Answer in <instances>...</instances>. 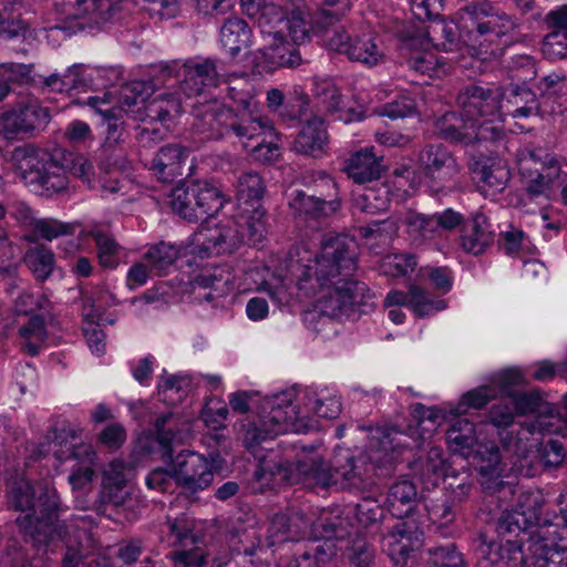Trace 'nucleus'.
<instances>
[{"label":"nucleus","instance_id":"bb28decb","mask_svg":"<svg viewBox=\"0 0 567 567\" xmlns=\"http://www.w3.org/2000/svg\"><path fill=\"white\" fill-rule=\"evenodd\" d=\"M310 527L316 538L323 539L327 544L331 540H344L354 532L352 517L342 509L322 513Z\"/></svg>","mask_w":567,"mask_h":567},{"label":"nucleus","instance_id":"4468645a","mask_svg":"<svg viewBox=\"0 0 567 567\" xmlns=\"http://www.w3.org/2000/svg\"><path fill=\"white\" fill-rule=\"evenodd\" d=\"M193 168L192 151L179 142L161 146L148 164V171L162 183L185 179L190 176Z\"/></svg>","mask_w":567,"mask_h":567},{"label":"nucleus","instance_id":"7c9ffc66","mask_svg":"<svg viewBox=\"0 0 567 567\" xmlns=\"http://www.w3.org/2000/svg\"><path fill=\"white\" fill-rule=\"evenodd\" d=\"M75 439V431L70 427L66 422L55 425L48 431L47 440L50 443L59 445L60 449L54 451L56 460L65 462L68 460L91 461L94 453L89 445L71 443L68 440Z\"/></svg>","mask_w":567,"mask_h":567},{"label":"nucleus","instance_id":"603ef678","mask_svg":"<svg viewBox=\"0 0 567 567\" xmlns=\"http://www.w3.org/2000/svg\"><path fill=\"white\" fill-rule=\"evenodd\" d=\"M390 203V192L384 185L379 188H365L362 194L354 198V207L368 215L386 213Z\"/></svg>","mask_w":567,"mask_h":567},{"label":"nucleus","instance_id":"c85d7f7f","mask_svg":"<svg viewBox=\"0 0 567 567\" xmlns=\"http://www.w3.org/2000/svg\"><path fill=\"white\" fill-rule=\"evenodd\" d=\"M337 547L333 544L308 540L298 547L286 567H337Z\"/></svg>","mask_w":567,"mask_h":567},{"label":"nucleus","instance_id":"8fccbe9b","mask_svg":"<svg viewBox=\"0 0 567 567\" xmlns=\"http://www.w3.org/2000/svg\"><path fill=\"white\" fill-rule=\"evenodd\" d=\"M409 291V307L419 318L432 316L447 308V303L444 299L432 298L425 289L417 285L411 284Z\"/></svg>","mask_w":567,"mask_h":567},{"label":"nucleus","instance_id":"2eb2a0df","mask_svg":"<svg viewBox=\"0 0 567 567\" xmlns=\"http://www.w3.org/2000/svg\"><path fill=\"white\" fill-rule=\"evenodd\" d=\"M502 87L483 82H471L462 86L456 95V103L465 116L498 117Z\"/></svg>","mask_w":567,"mask_h":567},{"label":"nucleus","instance_id":"2f4dec72","mask_svg":"<svg viewBox=\"0 0 567 567\" xmlns=\"http://www.w3.org/2000/svg\"><path fill=\"white\" fill-rule=\"evenodd\" d=\"M328 144L324 121L319 116L309 118L297 134L293 148L305 155L320 156Z\"/></svg>","mask_w":567,"mask_h":567},{"label":"nucleus","instance_id":"1a4fd4ad","mask_svg":"<svg viewBox=\"0 0 567 567\" xmlns=\"http://www.w3.org/2000/svg\"><path fill=\"white\" fill-rule=\"evenodd\" d=\"M321 183L327 190L315 186L291 194L288 206L295 219L317 226L341 209L336 183L329 177L322 178Z\"/></svg>","mask_w":567,"mask_h":567},{"label":"nucleus","instance_id":"052dcab7","mask_svg":"<svg viewBox=\"0 0 567 567\" xmlns=\"http://www.w3.org/2000/svg\"><path fill=\"white\" fill-rule=\"evenodd\" d=\"M534 525L529 524L528 518L523 517L516 509L504 511L496 522V532L499 536L519 537L520 534L529 537Z\"/></svg>","mask_w":567,"mask_h":567},{"label":"nucleus","instance_id":"774afa93","mask_svg":"<svg viewBox=\"0 0 567 567\" xmlns=\"http://www.w3.org/2000/svg\"><path fill=\"white\" fill-rule=\"evenodd\" d=\"M351 567H371L375 559L374 546L365 537L357 535L348 549Z\"/></svg>","mask_w":567,"mask_h":567},{"label":"nucleus","instance_id":"4d7b16f0","mask_svg":"<svg viewBox=\"0 0 567 567\" xmlns=\"http://www.w3.org/2000/svg\"><path fill=\"white\" fill-rule=\"evenodd\" d=\"M179 257V249L169 243L159 241L148 248L144 258L152 269L161 276L164 270L169 268Z\"/></svg>","mask_w":567,"mask_h":567},{"label":"nucleus","instance_id":"de8ad7c7","mask_svg":"<svg viewBox=\"0 0 567 567\" xmlns=\"http://www.w3.org/2000/svg\"><path fill=\"white\" fill-rule=\"evenodd\" d=\"M315 6L313 25L322 28L340 22L351 8L350 0H312Z\"/></svg>","mask_w":567,"mask_h":567},{"label":"nucleus","instance_id":"393cba45","mask_svg":"<svg viewBox=\"0 0 567 567\" xmlns=\"http://www.w3.org/2000/svg\"><path fill=\"white\" fill-rule=\"evenodd\" d=\"M230 107L213 100L197 103L193 106V126L199 133H206L210 138H223V130Z\"/></svg>","mask_w":567,"mask_h":567},{"label":"nucleus","instance_id":"37998d69","mask_svg":"<svg viewBox=\"0 0 567 567\" xmlns=\"http://www.w3.org/2000/svg\"><path fill=\"white\" fill-rule=\"evenodd\" d=\"M33 63L6 62L0 64V74L13 87L14 85H29L43 93V78L34 73Z\"/></svg>","mask_w":567,"mask_h":567},{"label":"nucleus","instance_id":"9d476101","mask_svg":"<svg viewBox=\"0 0 567 567\" xmlns=\"http://www.w3.org/2000/svg\"><path fill=\"white\" fill-rule=\"evenodd\" d=\"M269 33L266 45L249 53L251 73L254 75L272 74L279 69H295L302 63V56L298 44L290 41L284 30Z\"/></svg>","mask_w":567,"mask_h":567},{"label":"nucleus","instance_id":"58836bf2","mask_svg":"<svg viewBox=\"0 0 567 567\" xmlns=\"http://www.w3.org/2000/svg\"><path fill=\"white\" fill-rule=\"evenodd\" d=\"M22 260L39 282L45 281L52 275L55 267L54 254L42 244H37L27 249Z\"/></svg>","mask_w":567,"mask_h":567},{"label":"nucleus","instance_id":"412c9836","mask_svg":"<svg viewBox=\"0 0 567 567\" xmlns=\"http://www.w3.org/2000/svg\"><path fill=\"white\" fill-rule=\"evenodd\" d=\"M383 155H377L373 147L361 148L344 162L343 172L357 184L378 181L386 172Z\"/></svg>","mask_w":567,"mask_h":567},{"label":"nucleus","instance_id":"6e6552de","mask_svg":"<svg viewBox=\"0 0 567 567\" xmlns=\"http://www.w3.org/2000/svg\"><path fill=\"white\" fill-rule=\"evenodd\" d=\"M420 173L435 193H449L461 186L462 166L456 156L442 143L424 144L416 157Z\"/></svg>","mask_w":567,"mask_h":567},{"label":"nucleus","instance_id":"72a5a7b5","mask_svg":"<svg viewBox=\"0 0 567 567\" xmlns=\"http://www.w3.org/2000/svg\"><path fill=\"white\" fill-rule=\"evenodd\" d=\"M425 45L426 39L423 35L406 33L401 40L400 50L402 52L415 51L405 59L406 65L411 70L421 74H431V72L435 71L437 61L434 54L425 51H419Z\"/></svg>","mask_w":567,"mask_h":567},{"label":"nucleus","instance_id":"09e8293b","mask_svg":"<svg viewBox=\"0 0 567 567\" xmlns=\"http://www.w3.org/2000/svg\"><path fill=\"white\" fill-rule=\"evenodd\" d=\"M262 128L264 123L260 118H255L250 115H239L230 107L223 130V138L235 135L239 138L247 137L251 140Z\"/></svg>","mask_w":567,"mask_h":567},{"label":"nucleus","instance_id":"7ed1b4c3","mask_svg":"<svg viewBox=\"0 0 567 567\" xmlns=\"http://www.w3.org/2000/svg\"><path fill=\"white\" fill-rule=\"evenodd\" d=\"M375 465L365 457H354L349 450L339 449L330 464L321 457L297 461L288 480L307 487L362 493L375 484L373 473Z\"/></svg>","mask_w":567,"mask_h":567},{"label":"nucleus","instance_id":"473e14b6","mask_svg":"<svg viewBox=\"0 0 567 567\" xmlns=\"http://www.w3.org/2000/svg\"><path fill=\"white\" fill-rule=\"evenodd\" d=\"M296 414L295 405L280 396L267 398L261 404L260 422L278 434L286 433L287 427Z\"/></svg>","mask_w":567,"mask_h":567},{"label":"nucleus","instance_id":"f257e3e1","mask_svg":"<svg viewBox=\"0 0 567 567\" xmlns=\"http://www.w3.org/2000/svg\"><path fill=\"white\" fill-rule=\"evenodd\" d=\"M8 506L14 511L29 512L17 518L23 542L37 551L47 553L48 547L63 540L69 529L59 518L61 502L52 480H40L31 484L20 480L8 492Z\"/></svg>","mask_w":567,"mask_h":567},{"label":"nucleus","instance_id":"f8f14e48","mask_svg":"<svg viewBox=\"0 0 567 567\" xmlns=\"http://www.w3.org/2000/svg\"><path fill=\"white\" fill-rule=\"evenodd\" d=\"M339 22L316 28L312 31L322 37L324 45L336 52L346 54L350 61L367 65H375L382 58L373 38L370 34L351 37Z\"/></svg>","mask_w":567,"mask_h":567},{"label":"nucleus","instance_id":"f03ea898","mask_svg":"<svg viewBox=\"0 0 567 567\" xmlns=\"http://www.w3.org/2000/svg\"><path fill=\"white\" fill-rule=\"evenodd\" d=\"M359 245L344 234H326L320 240V252L315 265L290 259L287 269L306 297H315L341 278H350L358 267ZM311 261V260H308Z\"/></svg>","mask_w":567,"mask_h":567},{"label":"nucleus","instance_id":"20e7f679","mask_svg":"<svg viewBox=\"0 0 567 567\" xmlns=\"http://www.w3.org/2000/svg\"><path fill=\"white\" fill-rule=\"evenodd\" d=\"M456 14L462 43L476 54L487 53L493 38L509 37L519 25L514 16L495 7L491 0H466Z\"/></svg>","mask_w":567,"mask_h":567},{"label":"nucleus","instance_id":"6e6d98bb","mask_svg":"<svg viewBox=\"0 0 567 567\" xmlns=\"http://www.w3.org/2000/svg\"><path fill=\"white\" fill-rule=\"evenodd\" d=\"M545 497L540 491H526L518 495L514 507L523 517L528 518L529 524H538L544 517Z\"/></svg>","mask_w":567,"mask_h":567},{"label":"nucleus","instance_id":"f3484780","mask_svg":"<svg viewBox=\"0 0 567 567\" xmlns=\"http://www.w3.org/2000/svg\"><path fill=\"white\" fill-rule=\"evenodd\" d=\"M310 525L307 514L300 509L276 513L269 519L268 545L298 543L307 536Z\"/></svg>","mask_w":567,"mask_h":567},{"label":"nucleus","instance_id":"ddd939ff","mask_svg":"<svg viewBox=\"0 0 567 567\" xmlns=\"http://www.w3.org/2000/svg\"><path fill=\"white\" fill-rule=\"evenodd\" d=\"M218 454H203L189 450H183L174 457L164 461L174 465L177 486L188 495H195L206 489L214 481L213 464Z\"/></svg>","mask_w":567,"mask_h":567},{"label":"nucleus","instance_id":"ea45409f","mask_svg":"<svg viewBox=\"0 0 567 567\" xmlns=\"http://www.w3.org/2000/svg\"><path fill=\"white\" fill-rule=\"evenodd\" d=\"M27 317V322L21 324L19 328V333L23 339L21 348L30 357H35L39 354L48 336L45 319L42 313H35Z\"/></svg>","mask_w":567,"mask_h":567},{"label":"nucleus","instance_id":"680f3d73","mask_svg":"<svg viewBox=\"0 0 567 567\" xmlns=\"http://www.w3.org/2000/svg\"><path fill=\"white\" fill-rule=\"evenodd\" d=\"M238 434L243 440L245 447L255 452L256 449L259 447L267 439L278 435V430H271L260 421H247L240 424Z\"/></svg>","mask_w":567,"mask_h":567},{"label":"nucleus","instance_id":"dca6fc26","mask_svg":"<svg viewBox=\"0 0 567 567\" xmlns=\"http://www.w3.org/2000/svg\"><path fill=\"white\" fill-rule=\"evenodd\" d=\"M43 93L64 94L76 97L81 93L96 91L97 79L91 66L84 63H74L63 73L54 72L43 78Z\"/></svg>","mask_w":567,"mask_h":567},{"label":"nucleus","instance_id":"bf43d9fd","mask_svg":"<svg viewBox=\"0 0 567 567\" xmlns=\"http://www.w3.org/2000/svg\"><path fill=\"white\" fill-rule=\"evenodd\" d=\"M535 567H567V547L556 546L528 547Z\"/></svg>","mask_w":567,"mask_h":567},{"label":"nucleus","instance_id":"5701e85b","mask_svg":"<svg viewBox=\"0 0 567 567\" xmlns=\"http://www.w3.org/2000/svg\"><path fill=\"white\" fill-rule=\"evenodd\" d=\"M522 545L523 539H507L505 543H483L478 547L481 557L477 559V567H492L499 563L507 567H526Z\"/></svg>","mask_w":567,"mask_h":567},{"label":"nucleus","instance_id":"13d9d810","mask_svg":"<svg viewBox=\"0 0 567 567\" xmlns=\"http://www.w3.org/2000/svg\"><path fill=\"white\" fill-rule=\"evenodd\" d=\"M474 458L477 461L476 470L478 473H495L496 470L505 468V465L502 463V460L505 457L498 444L493 441L478 443Z\"/></svg>","mask_w":567,"mask_h":567},{"label":"nucleus","instance_id":"4be33fe9","mask_svg":"<svg viewBox=\"0 0 567 567\" xmlns=\"http://www.w3.org/2000/svg\"><path fill=\"white\" fill-rule=\"evenodd\" d=\"M421 501L416 484L403 476L389 487L385 505L393 517L402 519L404 516H415Z\"/></svg>","mask_w":567,"mask_h":567},{"label":"nucleus","instance_id":"e433bc0d","mask_svg":"<svg viewBox=\"0 0 567 567\" xmlns=\"http://www.w3.org/2000/svg\"><path fill=\"white\" fill-rule=\"evenodd\" d=\"M515 411L520 414H538L554 417L559 414L558 409L546 402L539 389L530 391L518 390L512 398Z\"/></svg>","mask_w":567,"mask_h":567},{"label":"nucleus","instance_id":"338daca9","mask_svg":"<svg viewBox=\"0 0 567 567\" xmlns=\"http://www.w3.org/2000/svg\"><path fill=\"white\" fill-rule=\"evenodd\" d=\"M544 59L550 62L567 60V33L548 32L540 42Z\"/></svg>","mask_w":567,"mask_h":567},{"label":"nucleus","instance_id":"5fc2aeb1","mask_svg":"<svg viewBox=\"0 0 567 567\" xmlns=\"http://www.w3.org/2000/svg\"><path fill=\"white\" fill-rule=\"evenodd\" d=\"M564 525L563 522H551L548 518H544L538 524H535L533 530L529 534V547H537L546 544V546L559 545L564 538Z\"/></svg>","mask_w":567,"mask_h":567},{"label":"nucleus","instance_id":"c03bdc74","mask_svg":"<svg viewBox=\"0 0 567 567\" xmlns=\"http://www.w3.org/2000/svg\"><path fill=\"white\" fill-rule=\"evenodd\" d=\"M121 2L122 0H75L76 14L99 25L112 18Z\"/></svg>","mask_w":567,"mask_h":567},{"label":"nucleus","instance_id":"6ab92c4d","mask_svg":"<svg viewBox=\"0 0 567 567\" xmlns=\"http://www.w3.org/2000/svg\"><path fill=\"white\" fill-rule=\"evenodd\" d=\"M532 115H542L540 104L535 92L525 84L511 83L502 89L499 99V120L505 117L527 118Z\"/></svg>","mask_w":567,"mask_h":567},{"label":"nucleus","instance_id":"c9c22d12","mask_svg":"<svg viewBox=\"0 0 567 567\" xmlns=\"http://www.w3.org/2000/svg\"><path fill=\"white\" fill-rule=\"evenodd\" d=\"M51 171L54 174L64 177L68 182L66 173L75 177L90 181L93 171L92 164L82 154L59 151L52 154Z\"/></svg>","mask_w":567,"mask_h":567},{"label":"nucleus","instance_id":"cd10ccee","mask_svg":"<svg viewBox=\"0 0 567 567\" xmlns=\"http://www.w3.org/2000/svg\"><path fill=\"white\" fill-rule=\"evenodd\" d=\"M152 424L158 444L157 453L162 461H167L174 454L175 444L181 442L183 417L179 413L167 412L158 415Z\"/></svg>","mask_w":567,"mask_h":567},{"label":"nucleus","instance_id":"a19ab883","mask_svg":"<svg viewBox=\"0 0 567 567\" xmlns=\"http://www.w3.org/2000/svg\"><path fill=\"white\" fill-rule=\"evenodd\" d=\"M460 20V17L457 16ZM426 44L432 42L436 48L444 51H453L462 42L460 37V21L457 24L447 22L444 19L434 20L426 30Z\"/></svg>","mask_w":567,"mask_h":567},{"label":"nucleus","instance_id":"f704fd0d","mask_svg":"<svg viewBox=\"0 0 567 567\" xmlns=\"http://www.w3.org/2000/svg\"><path fill=\"white\" fill-rule=\"evenodd\" d=\"M220 43L231 58H236L241 50L250 47L251 29L240 18H228L220 28Z\"/></svg>","mask_w":567,"mask_h":567},{"label":"nucleus","instance_id":"a18cd8bd","mask_svg":"<svg viewBox=\"0 0 567 567\" xmlns=\"http://www.w3.org/2000/svg\"><path fill=\"white\" fill-rule=\"evenodd\" d=\"M427 567H467L455 543L436 544L425 550Z\"/></svg>","mask_w":567,"mask_h":567},{"label":"nucleus","instance_id":"79ce46f5","mask_svg":"<svg viewBox=\"0 0 567 567\" xmlns=\"http://www.w3.org/2000/svg\"><path fill=\"white\" fill-rule=\"evenodd\" d=\"M144 111L145 116L143 118L148 121L150 124L155 125L158 122L166 127L165 130H168V123L182 113V104L174 95H168L154 99L144 106Z\"/></svg>","mask_w":567,"mask_h":567},{"label":"nucleus","instance_id":"9b49d317","mask_svg":"<svg viewBox=\"0 0 567 567\" xmlns=\"http://www.w3.org/2000/svg\"><path fill=\"white\" fill-rule=\"evenodd\" d=\"M50 121L49 107L35 100L20 101L0 114V132L7 138L34 137L45 130Z\"/></svg>","mask_w":567,"mask_h":567},{"label":"nucleus","instance_id":"39448f33","mask_svg":"<svg viewBox=\"0 0 567 567\" xmlns=\"http://www.w3.org/2000/svg\"><path fill=\"white\" fill-rule=\"evenodd\" d=\"M168 198L173 213L188 223L215 216L226 202L221 190L212 183L188 177L171 189Z\"/></svg>","mask_w":567,"mask_h":567},{"label":"nucleus","instance_id":"69168bd1","mask_svg":"<svg viewBox=\"0 0 567 567\" xmlns=\"http://www.w3.org/2000/svg\"><path fill=\"white\" fill-rule=\"evenodd\" d=\"M265 192V183L258 173L247 172L238 178L237 195L239 199L246 203L250 200L259 202L264 197Z\"/></svg>","mask_w":567,"mask_h":567},{"label":"nucleus","instance_id":"423d86ee","mask_svg":"<svg viewBox=\"0 0 567 567\" xmlns=\"http://www.w3.org/2000/svg\"><path fill=\"white\" fill-rule=\"evenodd\" d=\"M51 158L52 154L40 151L32 144L17 146L11 153V162L18 176L42 196H51L68 187V181L51 171Z\"/></svg>","mask_w":567,"mask_h":567},{"label":"nucleus","instance_id":"0e129e2a","mask_svg":"<svg viewBox=\"0 0 567 567\" xmlns=\"http://www.w3.org/2000/svg\"><path fill=\"white\" fill-rule=\"evenodd\" d=\"M446 440L455 451L471 449L476 442L474 423L467 420L456 421L447 430Z\"/></svg>","mask_w":567,"mask_h":567},{"label":"nucleus","instance_id":"864d4df0","mask_svg":"<svg viewBox=\"0 0 567 567\" xmlns=\"http://www.w3.org/2000/svg\"><path fill=\"white\" fill-rule=\"evenodd\" d=\"M95 161L105 173L125 169L127 159L122 142L104 140L101 147L95 152Z\"/></svg>","mask_w":567,"mask_h":567},{"label":"nucleus","instance_id":"49530a36","mask_svg":"<svg viewBox=\"0 0 567 567\" xmlns=\"http://www.w3.org/2000/svg\"><path fill=\"white\" fill-rule=\"evenodd\" d=\"M74 231V224L62 223L53 218H38L33 221L31 234L27 235L25 239L37 245L39 239L52 241L61 236L73 235Z\"/></svg>","mask_w":567,"mask_h":567},{"label":"nucleus","instance_id":"0eeeda50","mask_svg":"<svg viewBox=\"0 0 567 567\" xmlns=\"http://www.w3.org/2000/svg\"><path fill=\"white\" fill-rule=\"evenodd\" d=\"M318 299L320 311L331 318L346 316L358 318L369 313L375 306V295L367 284L352 279L341 278L337 284L324 289Z\"/></svg>","mask_w":567,"mask_h":567},{"label":"nucleus","instance_id":"4c0bfd02","mask_svg":"<svg viewBox=\"0 0 567 567\" xmlns=\"http://www.w3.org/2000/svg\"><path fill=\"white\" fill-rule=\"evenodd\" d=\"M388 507L373 497H364L354 506V517L360 528L379 533L388 518Z\"/></svg>","mask_w":567,"mask_h":567},{"label":"nucleus","instance_id":"c756f323","mask_svg":"<svg viewBox=\"0 0 567 567\" xmlns=\"http://www.w3.org/2000/svg\"><path fill=\"white\" fill-rule=\"evenodd\" d=\"M434 126L441 140L454 145L470 146L473 120L463 112H446L435 121Z\"/></svg>","mask_w":567,"mask_h":567},{"label":"nucleus","instance_id":"e2e57ef3","mask_svg":"<svg viewBox=\"0 0 567 567\" xmlns=\"http://www.w3.org/2000/svg\"><path fill=\"white\" fill-rule=\"evenodd\" d=\"M417 266V257L414 254H394L386 256L380 266L383 275L391 277H406Z\"/></svg>","mask_w":567,"mask_h":567},{"label":"nucleus","instance_id":"a878e982","mask_svg":"<svg viewBox=\"0 0 567 567\" xmlns=\"http://www.w3.org/2000/svg\"><path fill=\"white\" fill-rule=\"evenodd\" d=\"M494 243V230L488 218L476 213L461 229L460 245L462 249L474 256L483 254Z\"/></svg>","mask_w":567,"mask_h":567},{"label":"nucleus","instance_id":"a211bd4d","mask_svg":"<svg viewBox=\"0 0 567 567\" xmlns=\"http://www.w3.org/2000/svg\"><path fill=\"white\" fill-rule=\"evenodd\" d=\"M195 237L199 251L208 256L233 254L244 243L239 229L229 224L200 225Z\"/></svg>","mask_w":567,"mask_h":567},{"label":"nucleus","instance_id":"b1692460","mask_svg":"<svg viewBox=\"0 0 567 567\" xmlns=\"http://www.w3.org/2000/svg\"><path fill=\"white\" fill-rule=\"evenodd\" d=\"M184 80L182 90L188 95H199L206 89L216 87L219 84V73L216 63L212 59L202 62L186 61L183 64Z\"/></svg>","mask_w":567,"mask_h":567},{"label":"nucleus","instance_id":"3c124183","mask_svg":"<svg viewBox=\"0 0 567 567\" xmlns=\"http://www.w3.org/2000/svg\"><path fill=\"white\" fill-rule=\"evenodd\" d=\"M97 248L99 262L104 268L114 269L118 265V251L121 246L114 236L105 230L95 228L89 231Z\"/></svg>","mask_w":567,"mask_h":567},{"label":"nucleus","instance_id":"aec40b11","mask_svg":"<svg viewBox=\"0 0 567 567\" xmlns=\"http://www.w3.org/2000/svg\"><path fill=\"white\" fill-rule=\"evenodd\" d=\"M126 483L122 464L111 462L102 473L101 491L95 502L96 511L102 513L107 506L124 507L127 502H131L132 497Z\"/></svg>","mask_w":567,"mask_h":567}]
</instances>
